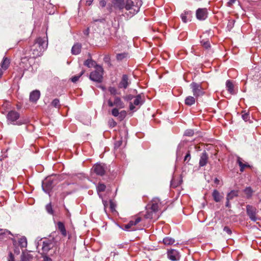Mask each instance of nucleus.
Listing matches in <instances>:
<instances>
[{"label": "nucleus", "mask_w": 261, "mask_h": 261, "mask_svg": "<svg viewBox=\"0 0 261 261\" xmlns=\"http://www.w3.org/2000/svg\"><path fill=\"white\" fill-rule=\"evenodd\" d=\"M116 204L113 202L112 200H110V207L111 211L113 212L115 211Z\"/></svg>", "instance_id": "nucleus-46"}, {"label": "nucleus", "mask_w": 261, "mask_h": 261, "mask_svg": "<svg viewBox=\"0 0 261 261\" xmlns=\"http://www.w3.org/2000/svg\"><path fill=\"white\" fill-rule=\"evenodd\" d=\"M194 134V132L193 130L192 129H188L187 130H186V132H185V134L184 135L186 136H192Z\"/></svg>", "instance_id": "nucleus-44"}, {"label": "nucleus", "mask_w": 261, "mask_h": 261, "mask_svg": "<svg viewBox=\"0 0 261 261\" xmlns=\"http://www.w3.org/2000/svg\"><path fill=\"white\" fill-rule=\"evenodd\" d=\"M102 203L105 207V210H106V207L108 205V202L107 200H102Z\"/></svg>", "instance_id": "nucleus-58"}, {"label": "nucleus", "mask_w": 261, "mask_h": 261, "mask_svg": "<svg viewBox=\"0 0 261 261\" xmlns=\"http://www.w3.org/2000/svg\"><path fill=\"white\" fill-rule=\"evenodd\" d=\"M223 230L224 231L226 232L227 233H228V234H230L231 233V230H230V229L227 227V226H225L223 228Z\"/></svg>", "instance_id": "nucleus-50"}, {"label": "nucleus", "mask_w": 261, "mask_h": 261, "mask_svg": "<svg viewBox=\"0 0 261 261\" xmlns=\"http://www.w3.org/2000/svg\"><path fill=\"white\" fill-rule=\"evenodd\" d=\"M8 121H10L11 123L13 125H21L22 124H25L28 122V119L24 120H19L17 121L19 118V114L15 111H11L9 112L7 116Z\"/></svg>", "instance_id": "nucleus-3"}, {"label": "nucleus", "mask_w": 261, "mask_h": 261, "mask_svg": "<svg viewBox=\"0 0 261 261\" xmlns=\"http://www.w3.org/2000/svg\"><path fill=\"white\" fill-rule=\"evenodd\" d=\"M43 261H51V259L47 257H45L44 258Z\"/></svg>", "instance_id": "nucleus-61"}, {"label": "nucleus", "mask_w": 261, "mask_h": 261, "mask_svg": "<svg viewBox=\"0 0 261 261\" xmlns=\"http://www.w3.org/2000/svg\"><path fill=\"white\" fill-rule=\"evenodd\" d=\"M106 188V186L103 184L99 183L97 186V191L98 192H103Z\"/></svg>", "instance_id": "nucleus-37"}, {"label": "nucleus", "mask_w": 261, "mask_h": 261, "mask_svg": "<svg viewBox=\"0 0 261 261\" xmlns=\"http://www.w3.org/2000/svg\"><path fill=\"white\" fill-rule=\"evenodd\" d=\"M226 87L227 91L231 94L234 93L233 88L234 86L232 83L229 81L227 80L226 83Z\"/></svg>", "instance_id": "nucleus-27"}, {"label": "nucleus", "mask_w": 261, "mask_h": 261, "mask_svg": "<svg viewBox=\"0 0 261 261\" xmlns=\"http://www.w3.org/2000/svg\"><path fill=\"white\" fill-rule=\"evenodd\" d=\"M100 6L102 7H105L106 5V2L105 0H102L99 2Z\"/></svg>", "instance_id": "nucleus-56"}, {"label": "nucleus", "mask_w": 261, "mask_h": 261, "mask_svg": "<svg viewBox=\"0 0 261 261\" xmlns=\"http://www.w3.org/2000/svg\"><path fill=\"white\" fill-rule=\"evenodd\" d=\"M238 196V191L231 190L227 194L226 200H231Z\"/></svg>", "instance_id": "nucleus-25"}, {"label": "nucleus", "mask_w": 261, "mask_h": 261, "mask_svg": "<svg viewBox=\"0 0 261 261\" xmlns=\"http://www.w3.org/2000/svg\"><path fill=\"white\" fill-rule=\"evenodd\" d=\"M93 170L97 175L102 176L105 174L106 167L104 164H96L93 167Z\"/></svg>", "instance_id": "nucleus-8"}, {"label": "nucleus", "mask_w": 261, "mask_h": 261, "mask_svg": "<svg viewBox=\"0 0 261 261\" xmlns=\"http://www.w3.org/2000/svg\"><path fill=\"white\" fill-rule=\"evenodd\" d=\"M237 163H238L239 166L240 167V171L243 172L245 168L249 167L250 166L247 164H244L243 163V160L240 157H238L237 158Z\"/></svg>", "instance_id": "nucleus-26"}, {"label": "nucleus", "mask_w": 261, "mask_h": 261, "mask_svg": "<svg viewBox=\"0 0 261 261\" xmlns=\"http://www.w3.org/2000/svg\"><path fill=\"white\" fill-rule=\"evenodd\" d=\"M114 104L118 109H123L125 107L124 102L122 101L121 98L119 97L116 96L114 98Z\"/></svg>", "instance_id": "nucleus-23"}, {"label": "nucleus", "mask_w": 261, "mask_h": 261, "mask_svg": "<svg viewBox=\"0 0 261 261\" xmlns=\"http://www.w3.org/2000/svg\"><path fill=\"white\" fill-rule=\"evenodd\" d=\"M141 221V217H136L135 218V220H130L127 224L124 225V229L129 230L131 229V230H135V229L132 228V227L134 225H137Z\"/></svg>", "instance_id": "nucleus-14"}, {"label": "nucleus", "mask_w": 261, "mask_h": 261, "mask_svg": "<svg viewBox=\"0 0 261 261\" xmlns=\"http://www.w3.org/2000/svg\"><path fill=\"white\" fill-rule=\"evenodd\" d=\"M128 79L126 75L124 74L122 76L121 82L119 84V87L126 89L128 85Z\"/></svg>", "instance_id": "nucleus-18"}, {"label": "nucleus", "mask_w": 261, "mask_h": 261, "mask_svg": "<svg viewBox=\"0 0 261 261\" xmlns=\"http://www.w3.org/2000/svg\"><path fill=\"white\" fill-rule=\"evenodd\" d=\"M161 205V203L160 199L158 198H155L147 205V208H150L158 213Z\"/></svg>", "instance_id": "nucleus-7"}, {"label": "nucleus", "mask_w": 261, "mask_h": 261, "mask_svg": "<svg viewBox=\"0 0 261 261\" xmlns=\"http://www.w3.org/2000/svg\"><path fill=\"white\" fill-rule=\"evenodd\" d=\"M54 246L53 240L45 239L43 242L42 249L44 252H47Z\"/></svg>", "instance_id": "nucleus-12"}, {"label": "nucleus", "mask_w": 261, "mask_h": 261, "mask_svg": "<svg viewBox=\"0 0 261 261\" xmlns=\"http://www.w3.org/2000/svg\"><path fill=\"white\" fill-rule=\"evenodd\" d=\"M84 72L85 71L82 70L79 75L72 76L71 79V81L73 83H75L76 82H77L80 79V77L84 73Z\"/></svg>", "instance_id": "nucleus-35"}, {"label": "nucleus", "mask_w": 261, "mask_h": 261, "mask_svg": "<svg viewBox=\"0 0 261 261\" xmlns=\"http://www.w3.org/2000/svg\"><path fill=\"white\" fill-rule=\"evenodd\" d=\"M103 60L106 63H110V57L109 55H106L103 58Z\"/></svg>", "instance_id": "nucleus-51"}, {"label": "nucleus", "mask_w": 261, "mask_h": 261, "mask_svg": "<svg viewBox=\"0 0 261 261\" xmlns=\"http://www.w3.org/2000/svg\"><path fill=\"white\" fill-rule=\"evenodd\" d=\"M11 234L10 231L6 229H0V238L4 234Z\"/></svg>", "instance_id": "nucleus-42"}, {"label": "nucleus", "mask_w": 261, "mask_h": 261, "mask_svg": "<svg viewBox=\"0 0 261 261\" xmlns=\"http://www.w3.org/2000/svg\"><path fill=\"white\" fill-rule=\"evenodd\" d=\"M143 103V99L141 95L139 94L135 97L133 103L130 102L129 109L131 111L134 110L135 106H141Z\"/></svg>", "instance_id": "nucleus-10"}, {"label": "nucleus", "mask_w": 261, "mask_h": 261, "mask_svg": "<svg viewBox=\"0 0 261 261\" xmlns=\"http://www.w3.org/2000/svg\"><path fill=\"white\" fill-rule=\"evenodd\" d=\"M84 65L89 67V68H91V67H95L96 66V62L93 61V60H92L91 59H87V60H86L84 63Z\"/></svg>", "instance_id": "nucleus-28"}, {"label": "nucleus", "mask_w": 261, "mask_h": 261, "mask_svg": "<svg viewBox=\"0 0 261 261\" xmlns=\"http://www.w3.org/2000/svg\"><path fill=\"white\" fill-rule=\"evenodd\" d=\"M57 228L58 230L60 232L63 237H66L67 231L65 225L63 222L60 221L58 222L57 223Z\"/></svg>", "instance_id": "nucleus-20"}, {"label": "nucleus", "mask_w": 261, "mask_h": 261, "mask_svg": "<svg viewBox=\"0 0 261 261\" xmlns=\"http://www.w3.org/2000/svg\"><path fill=\"white\" fill-rule=\"evenodd\" d=\"M47 46V43L44 39L37 38L31 48L33 57L36 58L41 56Z\"/></svg>", "instance_id": "nucleus-2"}, {"label": "nucleus", "mask_w": 261, "mask_h": 261, "mask_svg": "<svg viewBox=\"0 0 261 261\" xmlns=\"http://www.w3.org/2000/svg\"><path fill=\"white\" fill-rule=\"evenodd\" d=\"M229 201L230 200H226V207H230V204Z\"/></svg>", "instance_id": "nucleus-60"}, {"label": "nucleus", "mask_w": 261, "mask_h": 261, "mask_svg": "<svg viewBox=\"0 0 261 261\" xmlns=\"http://www.w3.org/2000/svg\"><path fill=\"white\" fill-rule=\"evenodd\" d=\"M32 256L28 253H23L21 256V261H30L32 259Z\"/></svg>", "instance_id": "nucleus-32"}, {"label": "nucleus", "mask_w": 261, "mask_h": 261, "mask_svg": "<svg viewBox=\"0 0 261 261\" xmlns=\"http://www.w3.org/2000/svg\"><path fill=\"white\" fill-rule=\"evenodd\" d=\"M246 212L247 215L252 221L255 222L257 220V219L256 216L257 210L256 207L250 205H247L246 206Z\"/></svg>", "instance_id": "nucleus-6"}, {"label": "nucleus", "mask_w": 261, "mask_h": 261, "mask_svg": "<svg viewBox=\"0 0 261 261\" xmlns=\"http://www.w3.org/2000/svg\"><path fill=\"white\" fill-rule=\"evenodd\" d=\"M127 57V54L125 53L118 54L116 56V58L118 60H122L125 58Z\"/></svg>", "instance_id": "nucleus-38"}, {"label": "nucleus", "mask_w": 261, "mask_h": 261, "mask_svg": "<svg viewBox=\"0 0 261 261\" xmlns=\"http://www.w3.org/2000/svg\"><path fill=\"white\" fill-rule=\"evenodd\" d=\"M103 72L102 67L100 65H96L95 71L90 73V80L97 82H101L102 79Z\"/></svg>", "instance_id": "nucleus-4"}, {"label": "nucleus", "mask_w": 261, "mask_h": 261, "mask_svg": "<svg viewBox=\"0 0 261 261\" xmlns=\"http://www.w3.org/2000/svg\"><path fill=\"white\" fill-rule=\"evenodd\" d=\"M195 102V99L194 97L189 96L185 99V104L188 106H192Z\"/></svg>", "instance_id": "nucleus-29"}, {"label": "nucleus", "mask_w": 261, "mask_h": 261, "mask_svg": "<svg viewBox=\"0 0 261 261\" xmlns=\"http://www.w3.org/2000/svg\"><path fill=\"white\" fill-rule=\"evenodd\" d=\"M52 188V182L49 179H47L42 184V189L46 193H49Z\"/></svg>", "instance_id": "nucleus-19"}, {"label": "nucleus", "mask_w": 261, "mask_h": 261, "mask_svg": "<svg viewBox=\"0 0 261 261\" xmlns=\"http://www.w3.org/2000/svg\"><path fill=\"white\" fill-rule=\"evenodd\" d=\"M118 108H114L112 110V114L115 116V117H117V116H118L119 114H120V113L119 112V111H118Z\"/></svg>", "instance_id": "nucleus-41"}, {"label": "nucleus", "mask_w": 261, "mask_h": 261, "mask_svg": "<svg viewBox=\"0 0 261 261\" xmlns=\"http://www.w3.org/2000/svg\"><path fill=\"white\" fill-rule=\"evenodd\" d=\"M122 144V142L121 141H117L115 143V147H119Z\"/></svg>", "instance_id": "nucleus-59"}, {"label": "nucleus", "mask_w": 261, "mask_h": 261, "mask_svg": "<svg viewBox=\"0 0 261 261\" xmlns=\"http://www.w3.org/2000/svg\"><path fill=\"white\" fill-rule=\"evenodd\" d=\"M201 43L202 44L203 46L205 48H208L210 47V43L208 41H201Z\"/></svg>", "instance_id": "nucleus-47"}, {"label": "nucleus", "mask_w": 261, "mask_h": 261, "mask_svg": "<svg viewBox=\"0 0 261 261\" xmlns=\"http://www.w3.org/2000/svg\"><path fill=\"white\" fill-rule=\"evenodd\" d=\"M109 124L110 127H114L116 126L117 123L114 120V119H111L109 120Z\"/></svg>", "instance_id": "nucleus-45"}, {"label": "nucleus", "mask_w": 261, "mask_h": 261, "mask_svg": "<svg viewBox=\"0 0 261 261\" xmlns=\"http://www.w3.org/2000/svg\"><path fill=\"white\" fill-rule=\"evenodd\" d=\"M208 155L205 151H204L201 154L199 159V167L205 166L208 163Z\"/></svg>", "instance_id": "nucleus-15"}, {"label": "nucleus", "mask_w": 261, "mask_h": 261, "mask_svg": "<svg viewBox=\"0 0 261 261\" xmlns=\"http://www.w3.org/2000/svg\"><path fill=\"white\" fill-rule=\"evenodd\" d=\"M242 117L244 121H247L249 120L250 116L248 113H245L242 114Z\"/></svg>", "instance_id": "nucleus-43"}, {"label": "nucleus", "mask_w": 261, "mask_h": 261, "mask_svg": "<svg viewBox=\"0 0 261 261\" xmlns=\"http://www.w3.org/2000/svg\"><path fill=\"white\" fill-rule=\"evenodd\" d=\"M214 182L216 184H219V180L217 178H215L214 179Z\"/></svg>", "instance_id": "nucleus-62"}, {"label": "nucleus", "mask_w": 261, "mask_h": 261, "mask_svg": "<svg viewBox=\"0 0 261 261\" xmlns=\"http://www.w3.org/2000/svg\"><path fill=\"white\" fill-rule=\"evenodd\" d=\"M163 243L166 245H172L175 242L174 239L170 237H166L163 239Z\"/></svg>", "instance_id": "nucleus-30"}, {"label": "nucleus", "mask_w": 261, "mask_h": 261, "mask_svg": "<svg viewBox=\"0 0 261 261\" xmlns=\"http://www.w3.org/2000/svg\"><path fill=\"white\" fill-rule=\"evenodd\" d=\"M9 64H10L9 60L7 58H4L3 59V61L2 63V65H1L2 68L4 70H6L8 68Z\"/></svg>", "instance_id": "nucleus-31"}, {"label": "nucleus", "mask_w": 261, "mask_h": 261, "mask_svg": "<svg viewBox=\"0 0 261 261\" xmlns=\"http://www.w3.org/2000/svg\"><path fill=\"white\" fill-rule=\"evenodd\" d=\"M108 90L112 95H115L118 94L117 90L115 87H110L109 88Z\"/></svg>", "instance_id": "nucleus-40"}, {"label": "nucleus", "mask_w": 261, "mask_h": 261, "mask_svg": "<svg viewBox=\"0 0 261 261\" xmlns=\"http://www.w3.org/2000/svg\"><path fill=\"white\" fill-rule=\"evenodd\" d=\"M108 106L110 107H112L115 106L114 101L112 102L111 100H109L108 101Z\"/></svg>", "instance_id": "nucleus-57"}, {"label": "nucleus", "mask_w": 261, "mask_h": 261, "mask_svg": "<svg viewBox=\"0 0 261 261\" xmlns=\"http://www.w3.org/2000/svg\"><path fill=\"white\" fill-rule=\"evenodd\" d=\"M190 159H191L190 152V151H188V152H187V153L186 154V155L185 156L184 161H189L190 160Z\"/></svg>", "instance_id": "nucleus-48"}, {"label": "nucleus", "mask_w": 261, "mask_h": 261, "mask_svg": "<svg viewBox=\"0 0 261 261\" xmlns=\"http://www.w3.org/2000/svg\"><path fill=\"white\" fill-rule=\"evenodd\" d=\"M114 6L120 10L125 9V2L124 0H113Z\"/></svg>", "instance_id": "nucleus-21"}, {"label": "nucleus", "mask_w": 261, "mask_h": 261, "mask_svg": "<svg viewBox=\"0 0 261 261\" xmlns=\"http://www.w3.org/2000/svg\"><path fill=\"white\" fill-rule=\"evenodd\" d=\"M236 0H229L227 3V5L230 7L236 2Z\"/></svg>", "instance_id": "nucleus-55"}, {"label": "nucleus", "mask_w": 261, "mask_h": 261, "mask_svg": "<svg viewBox=\"0 0 261 261\" xmlns=\"http://www.w3.org/2000/svg\"><path fill=\"white\" fill-rule=\"evenodd\" d=\"M142 5V0H126L125 1V9L127 11L124 16L130 18L136 14Z\"/></svg>", "instance_id": "nucleus-1"}, {"label": "nucleus", "mask_w": 261, "mask_h": 261, "mask_svg": "<svg viewBox=\"0 0 261 261\" xmlns=\"http://www.w3.org/2000/svg\"><path fill=\"white\" fill-rule=\"evenodd\" d=\"M190 87L192 89L194 96L195 97L203 95L204 92L200 84L193 82L190 84Z\"/></svg>", "instance_id": "nucleus-5"}, {"label": "nucleus", "mask_w": 261, "mask_h": 261, "mask_svg": "<svg viewBox=\"0 0 261 261\" xmlns=\"http://www.w3.org/2000/svg\"><path fill=\"white\" fill-rule=\"evenodd\" d=\"M244 192L247 198H249L252 196L253 191L250 187H247L244 190Z\"/></svg>", "instance_id": "nucleus-33"}, {"label": "nucleus", "mask_w": 261, "mask_h": 261, "mask_svg": "<svg viewBox=\"0 0 261 261\" xmlns=\"http://www.w3.org/2000/svg\"><path fill=\"white\" fill-rule=\"evenodd\" d=\"M46 210L47 212V213L49 214L53 215L54 214V211L52 208V206L51 203H48L46 205Z\"/></svg>", "instance_id": "nucleus-39"}, {"label": "nucleus", "mask_w": 261, "mask_h": 261, "mask_svg": "<svg viewBox=\"0 0 261 261\" xmlns=\"http://www.w3.org/2000/svg\"><path fill=\"white\" fill-rule=\"evenodd\" d=\"M196 17L200 20H205L207 16V10L206 8H199L196 13Z\"/></svg>", "instance_id": "nucleus-11"}, {"label": "nucleus", "mask_w": 261, "mask_h": 261, "mask_svg": "<svg viewBox=\"0 0 261 261\" xmlns=\"http://www.w3.org/2000/svg\"><path fill=\"white\" fill-rule=\"evenodd\" d=\"M180 17L185 23L190 21L192 17V13L191 11H185L181 14Z\"/></svg>", "instance_id": "nucleus-16"}, {"label": "nucleus", "mask_w": 261, "mask_h": 261, "mask_svg": "<svg viewBox=\"0 0 261 261\" xmlns=\"http://www.w3.org/2000/svg\"><path fill=\"white\" fill-rule=\"evenodd\" d=\"M146 213L144 217L146 219H157L159 218V215L158 213L151 210L150 208H147V206L146 207Z\"/></svg>", "instance_id": "nucleus-13"}, {"label": "nucleus", "mask_w": 261, "mask_h": 261, "mask_svg": "<svg viewBox=\"0 0 261 261\" xmlns=\"http://www.w3.org/2000/svg\"><path fill=\"white\" fill-rule=\"evenodd\" d=\"M167 256L172 261H177L180 259V255L177 250L170 249L167 251Z\"/></svg>", "instance_id": "nucleus-9"}, {"label": "nucleus", "mask_w": 261, "mask_h": 261, "mask_svg": "<svg viewBox=\"0 0 261 261\" xmlns=\"http://www.w3.org/2000/svg\"><path fill=\"white\" fill-rule=\"evenodd\" d=\"M20 245L22 247H25L27 245V239L25 237H23L20 239L19 241Z\"/></svg>", "instance_id": "nucleus-36"}, {"label": "nucleus", "mask_w": 261, "mask_h": 261, "mask_svg": "<svg viewBox=\"0 0 261 261\" xmlns=\"http://www.w3.org/2000/svg\"><path fill=\"white\" fill-rule=\"evenodd\" d=\"M93 0H90L89 1H87L86 4L87 5H90L91 3H92Z\"/></svg>", "instance_id": "nucleus-63"}, {"label": "nucleus", "mask_w": 261, "mask_h": 261, "mask_svg": "<svg viewBox=\"0 0 261 261\" xmlns=\"http://www.w3.org/2000/svg\"><path fill=\"white\" fill-rule=\"evenodd\" d=\"M51 105L57 109H59L61 107L60 100L58 98L54 99L51 102Z\"/></svg>", "instance_id": "nucleus-34"}, {"label": "nucleus", "mask_w": 261, "mask_h": 261, "mask_svg": "<svg viewBox=\"0 0 261 261\" xmlns=\"http://www.w3.org/2000/svg\"><path fill=\"white\" fill-rule=\"evenodd\" d=\"M133 98V96L131 95H128L123 97L124 99L126 101L131 100Z\"/></svg>", "instance_id": "nucleus-52"}, {"label": "nucleus", "mask_w": 261, "mask_h": 261, "mask_svg": "<svg viewBox=\"0 0 261 261\" xmlns=\"http://www.w3.org/2000/svg\"><path fill=\"white\" fill-rule=\"evenodd\" d=\"M212 196L213 197V199L214 201L216 202H220L221 199L223 198V196L222 195H221L220 192L217 190H214L212 193Z\"/></svg>", "instance_id": "nucleus-22"}, {"label": "nucleus", "mask_w": 261, "mask_h": 261, "mask_svg": "<svg viewBox=\"0 0 261 261\" xmlns=\"http://www.w3.org/2000/svg\"><path fill=\"white\" fill-rule=\"evenodd\" d=\"M8 261H14V255L11 252H10L9 254Z\"/></svg>", "instance_id": "nucleus-53"}, {"label": "nucleus", "mask_w": 261, "mask_h": 261, "mask_svg": "<svg viewBox=\"0 0 261 261\" xmlns=\"http://www.w3.org/2000/svg\"><path fill=\"white\" fill-rule=\"evenodd\" d=\"M81 44L80 43L75 44L72 47L71 53L73 55H78L81 50Z\"/></svg>", "instance_id": "nucleus-24"}, {"label": "nucleus", "mask_w": 261, "mask_h": 261, "mask_svg": "<svg viewBox=\"0 0 261 261\" xmlns=\"http://www.w3.org/2000/svg\"><path fill=\"white\" fill-rule=\"evenodd\" d=\"M119 114L120 119H123L126 116V113L125 111H122Z\"/></svg>", "instance_id": "nucleus-49"}, {"label": "nucleus", "mask_w": 261, "mask_h": 261, "mask_svg": "<svg viewBox=\"0 0 261 261\" xmlns=\"http://www.w3.org/2000/svg\"><path fill=\"white\" fill-rule=\"evenodd\" d=\"M181 149V147L180 146L178 147L177 152H176L177 158L181 156V154L180 153Z\"/></svg>", "instance_id": "nucleus-54"}, {"label": "nucleus", "mask_w": 261, "mask_h": 261, "mask_svg": "<svg viewBox=\"0 0 261 261\" xmlns=\"http://www.w3.org/2000/svg\"><path fill=\"white\" fill-rule=\"evenodd\" d=\"M40 96V92L39 90L33 91L30 94V100L32 102H36Z\"/></svg>", "instance_id": "nucleus-17"}]
</instances>
